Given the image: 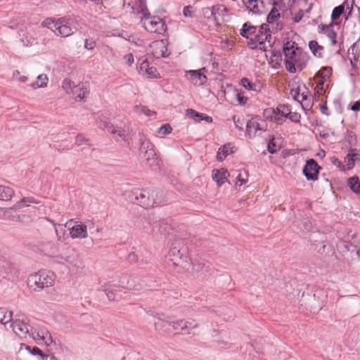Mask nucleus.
<instances>
[{
  "mask_svg": "<svg viewBox=\"0 0 360 360\" xmlns=\"http://www.w3.org/2000/svg\"><path fill=\"white\" fill-rule=\"evenodd\" d=\"M124 285L117 284H106L102 286V290L105 293L110 301H114L117 297H120Z\"/></svg>",
  "mask_w": 360,
  "mask_h": 360,
  "instance_id": "obj_14",
  "label": "nucleus"
},
{
  "mask_svg": "<svg viewBox=\"0 0 360 360\" xmlns=\"http://www.w3.org/2000/svg\"><path fill=\"white\" fill-rule=\"evenodd\" d=\"M217 158L221 162L225 158V145H223L219 148L217 155Z\"/></svg>",
  "mask_w": 360,
  "mask_h": 360,
  "instance_id": "obj_51",
  "label": "nucleus"
},
{
  "mask_svg": "<svg viewBox=\"0 0 360 360\" xmlns=\"http://www.w3.org/2000/svg\"><path fill=\"white\" fill-rule=\"evenodd\" d=\"M96 46V42L94 40H85L84 47L88 50H92Z\"/></svg>",
  "mask_w": 360,
  "mask_h": 360,
  "instance_id": "obj_58",
  "label": "nucleus"
},
{
  "mask_svg": "<svg viewBox=\"0 0 360 360\" xmlns=\"http://www.w3.org/2000/svg\"><path fill=\"white\" fill-rule=\"evenodd\" d=\"M98 127L103 129H106L108 132L114 136L116 141L125 140L127 136V131L120 127H115L107 120L105 117H99Z\"/></svg>",
  "mask_w": 360,
  "mask_h": 360,
  "instance_id": "obj_9",
  "label": "nucleus"
},
{
  "mask_svg": "<svg viewBox=\"0 0 360 360\" xmlns=\"http://www.w3.org/2000/svg\"><path fill=\"white\" fill-rule=\"evenodd\" d=\"M74 86H75V82L71 81L70 79H65L62 82V88L64 91H66L67 94H72Z\"/></svg>",
  "mask_w": 360,
  "mask_h": 360,
  "instance_id": "obj_33",
  "label": "nucleus"
},
{
  "mask_svg": "<svg viewBox=\"0 0 360 360\" xmlns=\"http://www.w3.org/2000/svg\"><path fill=\"white\" fill-rule=\"evenodd\" d=\"M256 39L257 37L255 36L250 38L248 42V46L252 49H259L265 50L264 46H259V41H256Z\"/></svg>",
  "mask_w": 360,
  "mask_h": 360,
  "instance_id": "obj_42",
  "label": "nucleus"
},
{
  "mask_svg": "<svg viewBox=\"0 0 360 360\" xmlns=\"http://www.w3.org/2000/svg\"><path fill=\"white\" fill-rule=\"evenodd\" d=\"M151 47L155 49V51L153 52V55L155 57H166L165 51H167V49L162 41H158L153 42L151 45Z\"/></svg>",
  "mask_w": 360,
  "mask_h": 360,
  "instance_id": "obj_25",
  "label": "nucleus"
},
{
  "mask_svg": "<svg viewBox=\"0 0 360 360\" xmlns=\"http://www.w3.org/2000/svg\"><path fill=\"white\" fill-rule=\"evenodd\" d=\"M255 36L257 37L256 41H259V46H263L266 41L270 42L271 35L268 25L262 24Z\"/></svg>",
  "mask_w": 360,
  "mask_h": 360,
  "instance_id": "obj_16",
  "label": "nucleus"
},
{
  "mask_svg": "<svg viewBox=\"0 0 360 360\" xmlns=\"http://www.w3.org/2000/svg\"><path fill=\"white\" fill-rule=\"evenodd\" d=\"M140 153L142 158L146 160V163L152 167L158 165L157 155L153 148L152 143L144 136H141L139 139Z\"/></svg>",
  "mask_w": 360,
  "mask_h": 360,
  "instance_id": "obj_8",
  "label": "nucleus"
},
{
  "mask_svg": "<svg viewBox=\"0 0 360 360\" xmlns=\"http://www.w3.org/2000/svg\"><path fill=\"white\" fill-rule=\"evenodd\" d=\"M186 115L198 122H200L201 120H205L207 122H212L211 117L203 113L198 112L193 109H188L186 110Z\"/></svg>",
  "mask_w": 360,
  "mask_h": 360,
  "instance_id": "obj_22",
  "label": "nucleus"
},
{
  "mask_svg": "<svg viewBox=\"0 0 360 360\" xmlns=\"http://www.w3.org/2000/svg\"><path fill=\"white\" fill-rule=\"evenodd\" d=\"M323 30L325 33L327 34L328 37L331 40L332 44L335 45L337 44L336 37L337 34L333 30L331 26H326L323 27Z\"/></svg>",
  "mask_w": 360,
  "mask_h": 360,
  "instance_id": "obj_32",
  "label": "nucleus"
},
{
  "mask_svg": "<svg viewBox=\"0 0 360 360\" xmlns=\"http://www.w3.org/2000/svg\"><path fill=\"white\" fill-rule=\"evenodd\" d=\"M124 60L126 64L131 65L134 61V56L132 53H128L124 56Z\"/></svg>",
  "mask_w": 360,
  "mask_h": 360,
  "instance_id": "obj_57",
  "label": "nucleus"
},
{
  "mask_svg": "<svg viewBox=\"0 0 360 360\" xmlns=\"http://www.w3.org/2000/svg\"><path fill=\"white\" fill-rule=\"evenodd\" d=\"M236 92V98L238 101V103L240 105H245V104L248 102V97L244 96V94L241 91H238V90H235Z\"/></svg>",
  "mask_w": 360,
  "mask_h": 360,
  "instance_id": "obj_39",
  "label": "nucleus"
},
{
  "mask_svg": "<svg viewBox=\"0 0 360 360\" xmlns=\"http://www.w3.org/2000/svg\"><path fill=\"white\" fill-rule=\"evenodd\" d=\"M225 179V170L222 168L221 169H213L212 179L217 184L218 186H221L224 183Z\"/></svg>",
  "mask_w": 360,
  "mask_h": 360,
  "instance_id": "obj_28",
  "label": "nucleus"
},
{
  "mask_svg": "<svg viewBox=\"0 0 360 360\" xmlns=\"http://www.w3.org/2000/svg\"><path fill=\"white\" fill-rule=\"evenodd\" d=\"M344 11H345V6L343 4L335 7L332 11L331 19L333 20H338L340 17V15L343 13Z\"/></svg>",
  "mask_w": 360,
  "mask_h": 360,
  "instance_id": "obj_35",
  "label": "nucleus"
},
{
  "mask_svg": "<svg viewBox=\"0 0 360 360\" xmlns=\"http://www.w3.org/2000/svg\"><path fill=\"white\" fill-rule=\"evenodd\" d=\"M243 4L253 14H259L262 12L264 3L261 0H242Z\"/></svg>",
  "mask_w": 360,
  "mask_h": 360,
  "instance_id": "obj_18",
  "label": "nucleus"
},
{
  "mask_svg": "<svg viewBox=\"0 0 360 360\" xmlns=\"http://www.w3.org/2000/svg\"><path fill=\"white\" fill-rule=\"evenodd\" d=\"M268 151L271 154L276 152V146L273 141H270L268 144Z\"/></svg>",
  "mask_w": 360,
  "mask_h": 360,
  "instance_id": "obj_63",
  "label": "nucleus"
},
{
  "mask_svg": "<svg viewBox=\"0 0 360 360\" xmlns=\"http://www.w3.org/2000/svg\"><path fill=\"white\" fill-rule=\"evenodd\" d=\"M172 131V127L169 124H165L161 126L158 129V134L161 136H166L169 134H170Z\"/></svg>",
  "mask_w": 360,
  "mask_h": 360,
  "instance_id": "obj_43",
  "label": "nucleus"
},
{
  "mask_svg": "<svg viewBox=\"0 0 360 360\" xmlns=\"http://www.w3.org/2000/svg\"><path fill=\"white\" fill-rule=\"evenodd\" d=\"M304 16V13L302 10H300L294 16L293 20L295 22H299Z\"/></svg>",
  "mask_w": 360,
  "mask_h": 360,
  "instance_id": "obj_61",
  "label": "nucleus"
},
{
  "mask_svg": "<svg viewBox=\"0 0 360 360\" xmlns=\"http://www.w3.org/2000/svg\"><path fill=\"white\" fill-rule=\"evenodd\" d=\"M205 70V68L198 70H188L186 72L185 76L194 85L201 86L203 85L207 81L206 76L203 72H202Z\"/></svg>",
  "mask_w": 360,
  "mask_h": 360,
  "instance_id": "obj_13",
  "label": "nucleus"
},
{
  "mask_svg": "<svg viewBox=\"0 0 360 360\" xmlns=\"http://www.w3.org/2000/svg\"><path fill=\"white\" fill-rule=\"evenodd\" d=\"M320 169L321 167L314 159H309L303 168V173L307 180L315 181L318 179Z\"/></svg>",
  "mask_w": 360,
  "mask_h": 360,
  "instance_id": "obj_12",
  "label": "nucleus"
},
{
  "mask_svg": "<svg viewBox=\"0 0 360 360\" xmlns=\"http://www.w3.org/2000/svg\"><path fill=\"white\" fill-rule=\"evenodd\" d=\"M12 312L8 311L5 308H0V323L6 326L7 324L11 323L13 321Z\"/></svg>",
  "mask_w": 360,
  "mask_h": 360,
  "instance_id": "obj_29",
  "label": "nucleus"
},
{
  "mask_svg": "<svg viewBox=\"0 0 360 360\" xmlns=\"http://www.w3.org/2000/svg\"><path fill=\"white\" fill-rule=\"evenodd\" d=\"M273 113H274L273 117H274L275 122L278 124H282L285 117H281V115H278L276 112H273Z\"/></svg>",
  "mask_w": 360,
  "mask_h": 360,
  "instance_id": "obj_60",
  "label": "nucleus"
},
{
  "mask_svg": "<svg viewBox=\"0 0 360 360\" xmlns=\"http://www.w3.org/2000/svg\"><path fill=\"white\" fill-rule=\"evenodd\" d=\"M48 80L49 79L46 74H41L37 77V81L32 83L30 86L34 89L44 88L47 86Z\"/></svg>",
  "mask_w": 360,
  "mask_h": 360,
  "instance_id": "obj_27",
  "label": "nucleus"
},
{
  "mask_svg": "<svg viewBox=\"0 0 360 360\" xmlns=\"http://www.w3.org/2000/svg\"><path fill=\"white\" fill-rule=\"evenodd\" d=\"M145 75H147L149 77L154 78L157 76V70L155 67L150 66L148 68V70H147L146 73Z\"/></svg>",
  "mask_w": 360,
  "mask_h": 360,
  "instance_id": "obj_56",
  "label": "nucleus"
},
{
  "mask_svg": "<svg viewBox=\"0 0 360 360\" xmlns=\"http://www.w3.org/2000/svg\"><path fill=\"white\" fill-rule=\"evenodd\" d=\"M128 199L145 208L153 207L162 203L158 191L151 188H135L128 194Z\"/></svg>",
  "mask_w": 360,
  "mask_h": 360,
  "instance_id": "obj_1",
  "label": "nucleus"
},
{
  "mask_svg": "<svg viewBox=\"0 0 360 360\" xmlns=\"http://www.w3.org/2000/svg\"><path fill=\"white\" fill-rule=\"evenodd\" d=\"M56 275L53 271H40L28 278L29 287L34 291H40L54 284Z\"/></svg>",
  "mask_w": 360,
  "mask_h": 360,
  "instance_id": "obj_4",
  "label": "nucleus"
},
{
  "mask_svg": "<svg viewBox=\"0 0 360 360\" xmlns=\"http://www.w3.org/2000/svg\"><path fill=\"white\" fill-rule=\"evenodd\" d=\"M167 224L164 221H160L159 224H158V231L160 233H162L164 231H167Z\"/></svg>",
  "mask_w": 360,
  "mask_h": 360,
  "instance_id": "obj_64",
  "label": "nucleus"
},
{
  "mask_svg": "<svg viewBox=\"0 0 360 360\" xmlns=\"http://www.w3.org/2000/svg\"><path fill=\"white\" fill-rule=\"evenodd\" d=\"M280 17V13L278 9L274 7L269 14L267 16V22L268 23H273L276 20H278Z\"/></svg>",
  "mask_w": 360,
  "mask_h": 360,
  "instance_id": "obj_38",
  "label": "nucleus"
},
{
  "mask_svg": "<svg viewBox=\"0 0 360 360\" xmlns=\"http://www.w3.org/2000/svg\"><path fill=\"white\" fill-rule=\"evenodd\" d=\"M348 184L351 190L356 193H360V182L358 177L353 176L349 179Z\"/></svg>",
  "mask_w": 360,
  "mask_h": 360,
  "instance_id": "obj_31",
  "label": "nucleus"
},
{
  "mask_svg": "<svg viewBox=\"0 0 360 360\" xmlns=\"http://www.w3.org/2000/svg\"><path fill=\"white\" fill-rule=\"evenodd\" d=\"M332 72V68L330 67H323L322 68L318 73V75L320 77L319 80H324V82L330 77Z\"/></svg>",
  "mask_w": 360,
  "mask_h": 360,
  "instance_id": "obj_34",
  "label": "nucleus"
},
{
  "mask_svg": "<svg viewBox=\"0 0 360 360\" xmlns=\"http://www.w3.org/2000/svg\"><path fill=\"white\" fill-rule=\"evenodd\" d=\"M14 195V191L12 188L0 185V200L8 201L10 200Z\"/></svg>",
  "mask_w": 360,
  "mask_h": 360,
  "instance_id": "obj_26",
  "label": "nucleus"
},
{
  "mask_svg": "<svg viewBox=\"0 0 360 360\" xmlns=\"http://www.w3.org/2000/svg\"><path fill=\"white\" fill-rule=\"evenodd\" d=\"M136 108L137 110H139L140 112H141L143 114H145L146 116H148V117L155 115V111L150 110V109H148L146 106H140V107L136 106Z\"/></svg>",
  "mask_w": 360,
  "mask_h": 360,
  "instance_id": "obj_47",
  "label": "nucleus"
},
{
  "mask_svg": "<svg viewBox=\"0 0 360 360\" xmlns=\"http://www.w3.org/2000/svg\"><path fill=\"white\" fill-rule=\"evenodd\" d=\"M33 203L38 204V203H39V201L36 200L34 197H32V196L24 197L19 201L16 202L13 205V206H12L11 207L5 209L4 210V215L6 216V214L8 213V210H20L25 207H28V206H30V204H33Z\"/></svg>",
  "mask_w": 360,
  "mask_h": 360,
  "instance_id": "obj_17",
  "label": "nucleus"
},
{
  "mask_svg": "<svg viewBox=\"0 0 360 360\" xmlns=\"http://www.w3.org/2000/svg\"><path fill=\"white\" fill-rule=\"evenodd\" d=\"M181 241L176 240L172 244L168 254L169 259L172 262L173 265L188 270L192 263L189 262L190 259L187 255L186 249L181 248Z\"/></svg>",
  "mask_w": 360,
  "mask_h": 360,
  "instance_id": "obj_5",
  "label": "nucleus"
},
{
  "mask_svg": "<svg viewBox=\"0 0 360 360\" xmlns=\"http://www.w3.org/2000/svg\"><path fill=\"white\" fill-rule=\"evenodd\" d=\"M257 27L252 25L249 22L243 24L242 29L240 31V35L246 39H249L250 36L255 35L257 34Z\"/></svg>",
  "mask_w": 360,
  "mask_h": 360,
  "instance_id": "obj_24",
  "label": "nucleus"
},
{
  "mask_svg": "<svg viewBox=\"0 0 360 360\" xmlns=\"http://www.w3.org/2000/svg\"><path fill=\"white\" fill-rule=\"evenodd\" d=\"M123 288H126L127 290H134V291H139L142 289L141 284L138 283V284H135V285H132L129 284V281L127 283V285H126V287H123Z\"/></svg>",
  "mask_w": 360,
  "mask_h": 360,
  "instance_id": "obj_54",
  "label": "nucleus"
},
{
  "mask_svg": "<svg viewBox=\"0 0 360 360\" xmlns=\"http://www.w3.org/2000/svg\"><path fill=\"white\" fill-rule=\"evenodd\" d=\"M324 80H319L318 81V83H317V85L315 88V91H316V94H322V91H323V84H324Z\"/></svg>",
  "mask_w": 360,
  "mask_h": 360,
  "instance_id": "obj_55",
  "label": "nucleus"
},
{
  "mask_svg": "<svg viewBox=\"0 0 360 360\" xmlns=\"http://www.w3.org/2000/svg\"><path fill=\"white\" fill-rule=\"evenodd\" d=\"M233 122L235 124V126L236 128H238L239 130L243 129V125L245 124V120L243 118L240 119V117L234 115L233 117Z\"/></svg>",
  "mask_w": 360,
  "mask_h": 360,
  "instance_id": "obj_45",
  "label": "nucleus"
},
{
  "mask_svg": "<svg viewBox=\"0 0 360 360\" xmlns=\"http://www.w3.org/2000/svg\"><path fill=\"white\" fill-rule=\"evenodd\" d=\"M30 352L33 355H39L42 359H47L49 356L47 354H44L42 351L37 347H34L32 350H30Z\"/></svg>",
  "mask_w": 360,
  "mask_h": 360,
  "instance_id": "obj_46",
  "label": "nucleus"
},
{
  "mask_svg": "<svg viewBox=\"0 0 360 360\" xmlns=\"http://www.w3.org/2000/svg\"><path fill=\"white\" fill-rule=\"evenodd\" d=\"M225 11V7L222 5H217L213 7L212 13L214 17L216 23L219 25H222L224 22V12Z\"/></svg>",
  "mask_w": 360,
  "mask_h": 360,
  "instance_id": "obj_23",
  "label": "nucleus"
},
{
  "mask_svg": "<svg viewBox=\"0 0 360 360\" xmlns=\"http://www.w3.org/2000/svg\"><path fill=\"white\" fill-rule=\"evenodd\" d=\"M13 333L20 338L30 336L31 329L29 328L27 318L23 314H17L9 324Z\"/></svg>",
  "mask_w": 360,
  "mask_h": 360,
  "instance_id": "obj_7",
  "label": "nucleus"
},
{
  "mask_svg": "<svg viewBox=\"0 0 360 360\" xmlns=\"http://www.w3.org/2000/svg\"><path fill=\"white\" fill-rule=\"evenodd\" d=\"M298 49L297 44L295 41H288L283 46V51Z\"/></svg>",
  "mask_w": 360,
  "mask_h": 360,
  "instance_id": "obj_48",
  "label": "nucleus"
},
{
  "mask_svg": "<svg viewBox=\"0 0 360 360\" xmlns=\"http://www.w3.org/2000/svg\"><path fill=\"white\" fill-rule=\"evenodd\" d=\"M29 217L25 215V214H18V215H13V216H9L8 217V219L12 220V221H20V222H23L25 221V219H28Z\"/></svg>",
  "mask_w": 360,
  "mask_h": 360,
  "instance_id": "obj_50",
  "label": "nucleus"
},
{
  "mask_svg": "<svg viewBox=\"0 0 360 360\" xmlns=\"http://www.w3.org/2000/svg\"><path fill=\"white\" fill-rule=\"evenodd\" d=\"M128 260L131 263L136 262L138 260V257H137L136 254L134 252H130L128 255Z\"/></svg>",
  "mask_w": 360,
  "mask_h": 360,
  "instance_id": "obj_62",
  "label": "nucleus"
},
{
  "mask_svg": "<svg viewBox=\"0 0 360 360\" xmlns=\"http://www.w3.org/2000/svg\"><path fill=\"white\" fill-rule=\"evenodd\" d=\"M359 160L360 151L356 148L349 150L347 155L345 158V162L346 163L347 169H352L355 163Z\"/></svg>",
  "mask_w": 360,
  "mask_h": 360,
  "instance_id": "obj_20",
  "label": "nucleus"
},
{
  "mask_svg": "<svg viewBox=\"0 0 360 360\" xmlns=\"http://www.w3.org/2000/svg\"><path fill=\"white\" fill-rule=\"evenodd\" d=\"M42 25L61 37H70L77 30V27L74 25V21L71 18H60L58 20L46 18L42 22Z\"/></svg>",
  "mask_w": 360,
  "mask_h": 360,
  "instance_id": "obj_2",
  "label": "nucleus"
},
{
  "mask_svg": "<svg viewBox=\"0 0 360 360\" xmlns=\"http://www.w3.org/2000/svg\"><path fill=\"white\" fill-rule=\"evenodd\" d=\"M89 94V87L85 83H79L74 86L72 94L75 98H79V101H83Z\"/></svg>",
  "mask_w": 360,
  "mask_h": 360,
  "instance_id": "obj_19",
  "label": "nucleus"
},
{
  "mask_svg": "<svg viewBox=\"0 0 360 360\" xmlns=\"http://www.w3.org/2000/svg\"><path fill=\"white\" fill-rule=\"evenodd\" d=\"M170 323H171V327L174 330L181 329L183 330H186V329L188 328V326L186 325V322L184 319L179 320L176 321L170 322Z\"/></svg>",
  "mask_w": 360,
  "mask_h": 360,
  "instance_id": "obj_36",
  "label": "nucleus"
},
{
  "mask_svg": "<svg viewBox=\"0 0 360 360\" xmlns=\"http://www.w3.org/2000/svg\"><path fill=\"white\" fill-rule=\"evenodd\" d=\"M287 118L290 119L291 121L294 122H298L300 119V115L297 112H292L290 110L289 115H288Z\"/></svg>",
  "mask_w": 360,
  "mask_h": 360,
  "instance_id": "obj_52",
  "label": "nucleus"
},
{
  "mask_svg": "<svg viewBox=\"0 0 360 360\" xmlns=\"http://www.w3.org/2000/svg\"><path fill=\"white\" fill-rule=\"evenodd\" d=\"M237 150V148L232 143L226 144V155L234 153Z\"/></svg>",
  "mask_w": 360,
  "mask_h": 360,
  "instance_id": "obj_59",
  "label": "nucleus"
},
{
  "mask_svg": "<svg viewBox=\"0 0 360 360\" xmlns=\"http://www.w3.org/2000/svg\"><path fill=\"white\" fill-rule=\"evenodd\" d=\"M304 109H309L311 108L312 103H311V95L309 93L307 96V100H304L302 103H300Z\"/></svg>",
  "mask_w": 360,
  "mask_h": 360,
  "instance_id": "obj_53",
  "label": "nucleus"
},
{
  "mask_svg": "<svg viewBox=\"0 0 360 360\" xmlns=\"http://www.w3.org/2000/svg\"><path fill=\"white\" fill-rule=\"evenodd\" d=\"M309 47L310 50L312 51V53L315 56H321V53H318V49L322 50L323 48H322V46L319 45L317 41H311L309 43Z\"/></svg>",
  "mask_w": 360,
  "mask_h": 360,
  "instance_id": "obj_40",
  "label": "nucleus"
},
{
  "mask_svg": "<svg viewBox=\"0 0 360 360\" xmlns=\"http://www.w3.org/2000/svg\"><path fill=\"white\" fill-rule=\"evenodd\" d=\"M30 336L35 340L42 341L46 346H50L53 342L51 333L43 326L31 328Z\"/></svg>",
  "mask_w": 360,
  "mask_h": 360,
  "instance_id": "obj_10",
  "label": "nucleus"
},
{
  "mask_svg": "<svg viewBox=\"0 0 360 360\" xmlns=\"http://www.w3.org/2000/svg\"><path fill=\"white\" fill-rule=\"evenodd\" d=\"M155 328L161 334H168L171 333V323L158 318L154 323Z\"/></svg>",
  "mask_w": 360,
  "mask_h": 360,
  "instance_id": "obj_21",
  "label": "nucleus"
},
{
  "mask_svg": "<svg viewBox=\"0 0 360 360\" xmlns=\"http://www.w3.org/2000/svg\"><path fill=\"white\" fill-rule=\"evenodd\" d=\"M241 85L248 90L256 91V84L252 83L248 79L243 78L240 81Z\"/></svg>",
  "mask_w": 360,
  "mask_h": 360,
  "instance_id": "obj_41",
  "label": "nucleus"
},
{
  "mask_svg": "<svg viewBox=\"0 0 360 360\" xmlns=\"http://www.w3.org/2000/svg\"><path fill=\"white\" fill-rule=\"evenodd\" d=\"M88 224H77L69 228L70 234L72 238H85L87 237Z\"/></svg>",
  "mask_w": 360,
  "mask_h": 360,
  "instance_id": "obj_15",
  "label": "nucleus"
},
{
  "mask_svg": "<svg viewBox=\"0 0 360 360\" xmlns=\"http://www.w3.org/2000/svg\"><path fill=\"white\" fill-rule=\"evenodd\" d=\"M302 89H303V90L302 91V92L300 94V99L297 101L300 103H302L304 100H307V96L309 93L308 89L306 88V86L304 85L302 86Z\"/></svg>",
  "mask_w": 360,
  "mask_h": 360,
  "instance_id": "obj_49",
  "label": "nucleus"
},
{
  "mask_svg": "<svg viewBox=\"0 0 360 360\" xmlns=\"http://www.w3.org/2000/svg\"><path fill=\"white\" fill-rule=\"evenodd\" d=\"M138 64L139 66L137 67V70L139 74H141L143 75H144L146 73L147 70H148V68L150 67L148 61L143 58H140L138 60Z\"/></svg>",
  "mask_w": 360,
  "mask_h": 360,
  "instance_id": "obj_30",
  "label": "nucleus"
},
{
  "mask_svg": "<svg viewBox=\"0 0 360 360\" xmlns=\"http://www.w3.org/2000/svg\"><path fill=\"white\" fill-rule=\"evenodd\" d=\"M265 122L264 120L254 117L246 123V131L248 136L252 138L255 137L258 133L264 131Z\"/></svg>",
  "mask_w": 360,
  "mask_h": 360,
  "instance_id": "obj_11",
  "label": "nucleus"
},
{
  "mask_svg": "<svg viewBox=\"0 0 360 360\" xmlns=\"http://www.w3.org/2000/svg\"><path fill=\"white\" fill-rule=\"evenodd\" d=\"M290 108L288 105H279L276 110H274L273 112L278 113L281 115V117H286L288 115H289Z\"/></svg>",
  "mask_w": 360,
  "mask_h": 360,
  "instance_id": "obj_37",
  "label": "nucleus"
},
{
  "mask_svg": "<svg viewBox=\"0 0 360 360\" xmlns=\"http://www.w3.org/2000/svg\"><path fill=\"white\" fill-rule=\"evenodd\" d=\"M286 70L294 73L297 70L301 71L305 67V62H302L305 56H300L298 49L283 51Z\"/></svg>",
  "mask_w": 360,
  "mask_h": 360,
  "instance_id": "obj_6",
  "label": "nucleus"
},
{
  "mask_svg": "<svg viewBox=\"0 0 360 360\" xmlns=\"http://www.w3.org/2000/svg\"><path fill=\"white\" fill-rule=\"evenodd\" d=\"M303 90L302 86H297L296 89H292L290 90V94L294 98V100L298 101L300 99V94Z\"/></svg>",
  "mask_w": 360,
  "mask_h": 360,
  "instance_id": "obj_44",
  "label": "nucleus"
},
{
  "mask_svg": "<svg viewBox=\"0 0 360 360\" xmlns=\"http://www.w3.org/2000/svg\"><path fill=\"white\" fill-rule=\"evenodd\" d=\"M139 13H141V22L144 28L149 32L162 34L167 30L165 21L158 16L151 15L150 12L144 6Z\"/></svg>",
  "mask_w": 360,
  "mask_h": 360,
  "instance_id": "obj_3",
  "label": "nucleus"
}]
</instances>
